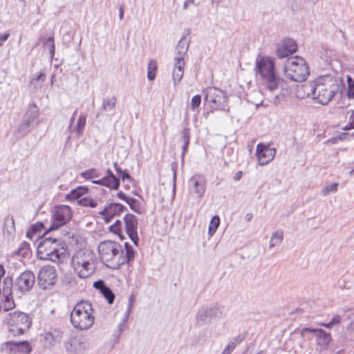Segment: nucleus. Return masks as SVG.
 <instances>
[{"label":"nucleus","mask_w":354,"mask_h":354,"mask_svg":"<svg viewBox=\"0 0 354 354\" xmlns=\"http://www.w3.org/2000/svg\"><path fill=\"white\" fill-rule=\"evenodd\" d=\"M48 232L47 230L44 234V239L37 245V257L41 260L59 263L66 257V250L61 246V239L47 236Z\"/></svg>","instance_id":"2"},{"label":"nucleus","mask_w":354,"mask_h":354,"mask_svg":"<svg viewBox=\"0 0 354 354\" xmlns=\"http://www.w3.org/2000/svg\"><path fill=\"white\" fill-rule=\"evenodd\" d=\"M98 252L106 267L113 270L120 268L122 245L120 243L111 240L104 241L100 243Z\"/></svg>","instance_id":"4"},{"label":"nucleus","mask_w":354,"mask_h":354,"mask_svg":"<svg viewBox=\"0 0 354 354\" xmlns=\"http://www.w3.org/2000/svg\"><path fill=\"white\" fill-rule=\"evenodd\" d=\"M109 230L113 233L118 234L121 239H124V236L121 234V232H122V221H120V220L115 221V223L109 227Z\"/></svg>","instance_id":"40"},{"label":"nucleus","mask_w":354,"mask_h":354,"mask_svg":"<svg viewBox=\"0 0 354 354\" xmlns=\"http://www.w3.org/2000/svg\"><path fill=\"white\" fill-rule=\"evenodd\" d=\"M206 339H207V338H206V336L205 335H201L196 339L194 344L196 346H197V345H202V344H203L205 343Z\"/></svg>","instance_id":"53"},{"label":"nucleus","mask_w":354,"mask_h":354,"mask_svg":"<svg viewBox=\"0 0 354 354\" xmlns=\"http://www.w3.org/2000/svg\"><path fill=\"white\" fill-rule=\"evenodd\" d=\"M38 286L43 290H47L57 282V271L54 266H44L37 274Z\"/></svg>","instance_id":"11"},{"label":"nucleus","mask_w":354,"mask_h":354,"mask_svg":"<svg viewBox=\"0 0 354 354\" xmlns=\"http://www.w3.org/2000/svg\"><path fill=\"white\" fill-rule=\"evenodd\" d=\"M39 116V108L35 103L30 104L28 109L25 113L23 118L37 124V120Z\"/></svg>","instance_id":"27"},{"label":"nucleus","mask_w":354,"mask_h":354,"mask_svg":"<svg viewBox=\"0 0 354 354\" xmlns=\"http://www.w3.org/2000/svg\"><path fill=\"white\" fill-rule=\"evenodd\" d=\"M124 10L123 6H120V9H119V18L120 20H122L124 17Z\"/></svg>","instance_id":"63"},{"label":"nucleus","mask_w":354,"mask_h":354,"mask_svg":"<svg viewBox=\"0 0 354 354\" xmlns=\"http://www.w3.org/2000/svg\"><path fill=\"white\" fill-rule=\"evenodd\" d=\"M283 72L288 79L297 82L305 81L310 73L306 62L299 56L286 60Z\"/></svg>","instance_id":"7"},{"label":"nucleus","mask_w":354,"mask_h":354,"mask_svg":"<svg viewBox=\"0 0 354 354\" xmlns=\"http://www.w3.org/2000/svg\"><path fill=\"white\" fill-rule=\"evenodd\" d=\"M147 77L149 80L155 79V61L151 60L148 65Z\"/></svg>","instance_id":"48"},{"label":"nucleus","mask_w":354,"mask_h":354,"mask_svg":"<svg viewBox=\"0 0 354 354\" xmlns=\"http://www.w3.org/2000/svg\"><path fill=\"white\" fill-rule=\"evenodd\" d=\"M127 203L129 205L130 208L133 211H134V212H136V213H138V214H141L142 213V208H141V206H140V203L136 199L131 198L130 199L128 200Z\"/></svg>","instance_id":"43"},{"label":"nucleus","mask_w":354,"mask_h":354,"mask_svg":"<svg viewBox=\"0 0 354 354\" xmlns=\"http://www.w3.org/2000/svg\"><path fill=\"white\" fill-rule=\"evenodd\" d=\"M204 100L211 109L214 110H224L227 104V97L225 93L214 86H209L203 91Z\"/></svg>","instance_id":"9"},{"label":"nucleus","mask_w":354,"mask_h":354,"mask_svg":"<svg viewBox=\"0 0 354 354\" xmlns=\"http://www.w3.org/2000/svg\"><path fill=\"white\" fill-rule=\"evenodd\" d=\"M127 209V207L120 203H113L105 207L99 213L100 214H109L111 216L120 215V213Z\"/></svg>","instance_id":"23"},{"label":"nucleus","mask_w":354,"mask_h":354,"mask_svg":"<svg viewBox=\"0 0 354 354\" xmlns=\"http://www.w3.org/2000/svg\"><path fill=\"white\" fill-rule=\"evenodd\" d=\"M78 204L84 207H95L97 202L92 198L83 197L78 201Z\"/></svg>","instance_id":"39"},{"label":"nucleus","mask_w":354,"mask_h":354,"mask_svg":"<svg viewBox=\"0 0 354 354\" xmlns=\"http://www.w3.org/2000/svg\"><path fill=\"white\" fill-rule=\"evenodd\" d=\"M92 183L94 184L103 185L111 189V184L108 182V180L104 177L99 180H92Z\"/></svg>","instance_id":"51"},{"label":"nucleus","mask_w":354,"mask_h":354,"mask_svg":"<svg viewBox=\"0 0 354 354\" xmlns=\"http://www.w3.org/2000/svg\"><path fill=\"white\" fill-rule=\"evenodd\" d=\"M181 139L183 142V154L184 155L185 151L188 149L189 144V129L185 128L181 132Z\"/></svg>","instance_id":"37"},{"label":"nucleus","mask_w":354,"mask_h":354,"mask_svg":"<svg viewBox=\"0 0 354 354\" xmlns=\"http://www.w3.org/2000/svg\"><path fill=\"white\" fill-rule=\"evenodd\" d=\"M256 69L268 89L274 91L278 88L281 79L275 73V64L272 58L265 56L261 57L256 62Z\"/></svg>","instance_id":"6"},{"label":"nucleus","mask_w":354,"mask_h":354,"mask_svg":"<svg viewBox=\"0 0 354 354\" xmlns=\"http://www.w3.org/2000/svg\"><path fill=\"white\" fill-rule=\"evenodd\" d=\"M35 283V276L33 272L26 270L22 272L16 279L15 290L18 293H26L29 292Z\"/></svg>","instance_id":"12"},{"label":"nucleus","mask_w":354,"mask_h":354,"mask_svg":"<svg viewBox=\"0 0 354 354\" xmlns=\"http://www.w3.org/2000/svg\"><path fill=\"white\" fill-rule=\"evenodd\" d=\"M341 319H342V317L340 315H335L333 316V317L332 318V319L330 320L331 323L333 324V325H336V324H338L340 323L341 322Z\"/></svg>","instance_id":"56"},{"label":"nucleus","mask_w":354,"mask_h":354,"mask_svg":"<svg viewBox=\"0 0 354 354\" xmlns=\"http://www.w3.org/2000/svg\"><path fill=\"white\" fill-rule=\"evenodd\" d=\"M93 309L88 301L78 302L71 313V322L73 327L80 330H87L94 323Z\"/></svg>","instance_id":"5"},{"label":"nucleus","mask_w":354,"mask_h":354,"mask_svg":"<svg viewBox=\"0 0 354 354\" xmlns=\"http://www.w3.org/2000/svg\"><path fill=\"white\" fill-rule=\"evenodd\" d=\"M120 176L122 181H125V180H127L129 182L133 181L132 177L129 174V173L127 171H124Z\"/></svg>","instance_id":"52"},{"label":"nucleus","mask_w":354,"mask_h":354,"mask_svg":"<svg viewBox=\"0 0 354 354\" xmlns=\"http://www.w3.org/2000/svg\"><path fill=\"white\" fill-rule=\"evenodd\" d=\"M296 41L290 38H285L277 46L276 54L279 58H284L292 55L297 51Z\"/></svg>","instance_id":"15"},{"label":"nucleus","mask_w":354,"mask_h":354,"mask_svg":"<svg viewBox=\"0 0 354 354\" xmlns=\"http://www.w3.org/2000/svg\"><path fill=\"white\" fill-rule=\"evenodd\" d=\"M302 86L308 96L322 105L328 104L340 89L339 80L330 75L319 76Z\"/></svg>","instance_id":"1"},{"label":"nucleus","mask_w":354,"mask_h":354,"mask_svg":"<svg viewBox=\"0 0 354 354\" xmlns=\"http://www.w3.org/2000/svg\"><path fill=\"white\" fill-rule=\"evenodd\" d=\"M283 240V232L282 230H277L274 232L270 238V248L279 245L281 243Z\"/></svg>","instance_id":"32"},{"label":"nucleus","mask_w":354,"mask_h":354,"mask_svg":"<svg viewBox=\"0 0 354 354\" xmlns=\"http://www.w3.org/2000/svg\"><path fill=\"white\" fill-rule=\"evenodd\" d=\"M185 62L174 61V68L173 69V81L176 86L178 84L184 75Z\"/></svg>","instance_id":"25"},{"label":"nucleus","mask_w":354,"mask_h":354,"mask_svg":"<svg viewBox=\"0 0 354 354\" xmlns=\"http://www.w3.org/2000/svg\"><path fill=\"white\" fill-rule=\"evenodd\" d=\"M223 315V312L217 306L203 308L196 314V324L203 326L208 319L221 318Z\"/></svg>","instance_id":"13"},{"label":"nucleus","mask_w":354,"mask_h":354,"mask_svg":"<svg viewBox=\"0 0 354 354\" xmlns=\"http://www.w3.org/2000/svg\"><path fill=\"white\" fill-rule=\"evenodd\" d=\"M100 293L107 300L109 304H112L114 302L115 296L109 287L106 286V288Z\"/></svg>","instance_id":"42"},{"label":"nucleus","mask_w":354,"mask_h":354,"mask_svg":"<svg viewBox=\"0 0 354 354\" xmlns=\"http://www.w3.org/2000/svg\"><path fill=\"white\" fill-rule=\"evenodd\" d=\"M106 286H107L102 280H98L93 283V287L95 289L99 290L100 292H102L106 288Z\"/></svg>","instance_id":"50"},{"label":"nucleus","mask_w":354,"mask_h":354,"mask_svg":"<svg viewBox=\"0 0 354 354\" xmlns=\"http://www.w3.org/2000/svg\"><path fill=\"white\" fill-rule=\"evenodd\" d=\"M6 322L9 326V330L14 335H19L28 330L32 324L31 318L25 313L15 311L8 315Z\"/></svg>","instance_id":"8"},{"label":"nucleus","mask_w":354,"mask_h":354,"mask_svg":"<svg viewBox=\"0 0 354 354\" xmlns=\"http://www.w3.org/2000/svg\"><path fill=\"white\" fill-rule=\"evenodd\" d=\"M77 114V110H75L74 111V113H73L72 117H71V118L70 120V125H69V129H71L72 125H73V122L75 121V117H76Z\"/></svg>","instance_id":"61"},{"label":"nucleus","mask_w":354,"mask_h":354,"mask_svg":"<svg viewBox=\"0 0 354 354\" xmlns=\"http://www.w3.org/2000/svg\"><path fill=\"white\" fill-rule=\"evenodd\" d=\"M31 129L32 128H30L28 125L24 123L23 122H21L18 126L17 130L15 132V136L17 138L20 139L30 133Z\"/></svg>","instance_id":"34"},{"label":"nucleus","mask_w":354,"mask_h":354,"mask_svg":"<svg viewBox=\"0 0 354 354\" xmlns=\"http://www.w3.org/2000/svg\"><path fill=\"white\" fill-rule=\"evenodd\" d=\"M14 293L18 295L17 290H15V285H13L12 279L10 277H7L3 279L2 294L3 296H10Z\"/></svg>","instance_id":"28"},{"label":"nucleus","mask_w":354,"mask_h":354,"mask_svg":"<svg viewBox=\"0 0 354 354\" xmlns=\"http://www.w3.org/2000/svg\"><path fill=\"white\" fill-rule=\"evenodd\" d=\"M10 37L9 33H4L0 35V47L3 46L4 41H6Z\"/></svg>","instance_id":"57"},{"label":"nucleus","mask_w":354,"mask_h":354,"mask_svg":"<svg viewBox=\"0 0 354 354\" xmlns=\"http://www.w3.org/2000/svg\"><path fill=\"white\" fill-rule=\"evenodd\" d=\"M73 213L71 207L62 205L55 207L53 214V223L48 231H52L66 225L72 218Z\"/></svg>","instance_id":"10"},{"label":"nucleus","mask_w":354,"mask_h":354,"mask_svg":"<svg viewBox=\"0 0 354 354\" xmlns=\"http://www.w3.org/2000/svg\"><path fill=\"white\" fill-rule=\"evenodd\" d=\"M5 348L13 354H30L32 347L27 341H9L4 344Z\"/></svg>","instance_id":"17"},{"label":"nucleus","mask_w":354,"mask_h":354,"mask_svg":"<svg viewBox=\"0 0 354 354\" xmlns=\"http://www.w3.org/2000/svg\"><path fill=\"white\" fill-rule=\"evenodd\" d=\"M201 102V96L200 95H194L191 102V108L192 110H195L196 108H198Z\"/></svg>","instance_id":"49"},{"label":"nucleus","mask_w":354,"mask_h":354,"mask_svg":"<svg viewBox=\"0 0 354 354\" xmlns=\"http://www.w3.org/2000/svg\"><path fill=\"white\" fill-rule=\"evenodd\" d=\"M348 330L351 332H354V319L348 326Z\"/></svg>","instance_id":"64"},{"label":"nucleus","mask_w":354,"mask_h":354,"mask_svg":"<svg viewBox=\"0 0 354 354\" xmlns=\"http://www.w3.org/2000/svg\"><path fill=\"white\" fill-rule=\"evenodd\" d=\"M111 184V189H118L120 187V178H117L110 169H107L106 176H104Z\"/></svg>","instance_id":"33"},{"label":"nucleus","mask_w":354,"mask_h":354,"mask_svg":"<svg viewBox=\"0 0 354 354\" xmlns=\"http://www.w3.org/2000/svg\"><path fill=\"white\" fill-rule=\"evenodd\" d=\"M44 46L45 48H48L51 57H53L55 55V46L54 44V38L53 37H49L48 39L44 41Z\"/></svg>","instance_id":"45"},{"label":"nucleus","mask_w":354,"mask_h":354,"mask_svg":"<svg viewBox=\"0 0 354 354\" xmlns=\"http://www.w3.org/2000/svg\"><path fill=\"white\" fill-rule=\"evenodd\" d=\"M30 253V248L29 243L26 241H23L19 246L17 250L15 252V254L18 256H21L22 257H26L29 255Z\"/></svg>","instance_id":"35"},{"label":"nucleus","mask_w":354,"mask_h":354,"mask_svg":"<svg viewBox=\"0 0 354 354\" xmlns=\"http://www.w3.org/2000/svg\"><path fill=\"white\" fill-rule=\"evenodd\" d=\"M104 216V219L105 223H110L112 218L114 217L113 216L109 215V214H101Z\"/></svg>","instance_id":"60"},{"label":"nucleus","mask_w":354,"mask_h":354,"mask_svg":"<svg viewBox=\"0 0 354 354\" xmlns=\"http://www.w3.org/2000/svg\"><path fill=\"white\" fill-rule=\"evenodd\" d=\"M72 266L80 278H88L96 270L97 259L95 254L88 249L77 251L72 258Z\"/></svg>","instance_id":"3"},{"label":"nucleus","mask_w":354,"mask_h":354,"mask_svg":"<svg viewBox=\"0 0 354 354\" xmlns=\"http://www.w3.org/2000/svg\"><path fill=\"white\" fill-rule=\"evenodd\" d=\"M125 248V255L124 254V250L122 248V254H121V266L124 263L130 264L131 261H133L135 257V251L133 249L131 245L129 243L126 242L124 243Z\"/></svg>","instance_id":"26"},{"label":"nucleus","mask_w":354,"mask_h":354,"mask_svg":"<svg viewBox=\"0 0 354 354\" xmlns=\"http://www.w3.org/2000/svg\"><path fill=\"white\" fill-rule=\"evenodd\" d=\"M86 116L85 115H80L78 118L76 127V131L78 136H80L82 133L86 125Z\"/></svg>","instance_id":"41"},{"label":"nucleus","mask_w":354,"mask_h":354,"mask_svg":"<svg viewBox=\"0 0 354 354\" xmlns=\"http://www.w3.org/2000/svg\"><path fill=\"white\" fill-rule=\"evenodd\" d=\"M126 232L133 243L138 245L139 238L137 233L138 221L136 216L127 214L124 217Z\"/></svg>","instance_id":"14"},{"label":"nucleus","mask_w":354,"mask_h":354,"mask_svg":"<svg viewBox=\"0 0 354 354\" xmlns=\"http://www.w3.org/2000/svg\"><path fill=\"white\" fill-rule=\"evenodd\" d=\"M88 189L85 187L80 186L76 189H73L68 194L66 195L67 200H78L82 198L81 196L87 193Z\"/></svg>","instance_id":"31"},{"label":"nucleus","mask_w":354,"mask_h":354,"mask_svg":"<svg viewBox=\"0 0 354 354\" xmlns=\"http://www.w3.org/2000/svg\"><path fill=\"white\" fill-rule=\"evenodd\" d=\"M117 196L120 198V199L124 201L126 203H127L128 200L131 198L127 196L122 192H119L117 194Z\"/></svg>","instance_id":"59"},{"label":"nucleus","mask_w":354,"mask_h":354,"mask_svg":"<svg viewBox=\"0 0 354 354\" xmlns=\"http://www.w3.org/2000/svg\"><path fill=\"white\" fill-rule=\"evenodd\" d=\"M4 301L3 303V309L5 311H8L15 308V304L13 300V296H3Z\"/></svg>","instance_id":"44"},{"label":"nucleus","mask_w":354,"mask_h":354,"mask_svg":"<svg viewBox=\"0 0 354 354\" xmlns=\"http://www.w3.org/2000/svg\"><path fill=\"white\" fill-rule=\"evenodd\" d=\"M46 79V74L44 73L40 72V73L35 77H33L31 80V83H33L35 81H41L44 82Z\"/></svg>","instance_id":"54"},{"label":"nucleus","mask_w":354,"mask_h":354,"mask_svg":"<svg viewBox=\"0 0 354 354\" xmlns=\"http://www.w3.org/2000/svg\"><path fill=\"white\" fill-rule=\"evenodd\" d=\"M349 125L350 128H354V111H351V115L349 116Z\"/></svg>","instance_id":"58"},{"label":"nucleus","mask_w":354,"mask_h":354,"mask_svg":"<svg viewBox=\"0 0 354 354\" xmlns=\"http://www.w3.org/2000/svg\"><path fill=\"white\" fill-rule=\"evenodd\" d=\"M195 0H185L183 3V9L186 10L189 3H194Z\"/></svg>","instance_id":"62"},{"label":"nucleus","mask_w":354,"mask_h":354,"mask_svg":"<svg viewBox=\"0 0 354 354\" xmlns=\"http://www.w3.org/2000/svg\"><path fill=\"white\" fill-rule=\"evenodd\" d=\"M256 154L261 165H265L274 157L275 149L259 143L257 146Z\"/></svg>","instance_id":"18"},{"label":"nucleus","mask_w":354,"mask_h":354,"mask_svg":"<svg viewBox=\"0 0 354 354\" xmlns=\"http://www.w3.org/2000/svg\"><path fill=\"white\" fill-rule=\"evenodd\" d=\"M338 183H333L330 185L326 186L321 190V193L323 196H326L330 192H336L337 191Z\"/></svg>","instance_id":"47"},{"label":"nucleus","mask_w":354,"mask_h":354,"mask_svg":"<svg viewBox=\"0 0 354 354\" xmlns=\"http://www.w3.org/2000/svg\"><path fill=\"white\" fill-rule=\"evenodd\" d=\"M189 183L193 186L194 192L201 198L205 192V180L200 176H194L190 178Z\"/></svg>","instance_id":"22"},{"label":"nucleus","mask_w":354,"mask_h":354,"mask_svg":"<svg viewBox=\"0 0 354 354\" xmlns=\"http://www.w3.org/2000/svg\"><path fill=\"white\" fill-rule=\"evenodd\" d=\"M241 339L235 338L233 341L230 342L225 348L223 350L221 354H230L234 348L241 342Z\"/></svg>","instance_id":"46"},{"label":"nucleus","mask_w":354,"mask_h":354,"mask_svg":"<svg viewBox=\"0 0 354 354\" xmlns=\"http://www.w3.org/2000/svg\"><path fill=\"white\" fill-rule=\"evenodd\" d=\"M307 332L314 333L317 339V344L321 346L328 345L331 339L330 334L322 329L304 328L301 330V335H304Z\"/></svg>","instance_id":"19"},{"label":"nucleus","mask_w":354,"mask_h":354,"mask_svg":"<svg viewBox=\"0 0 354 354\" xmlns=\"http://www.w3.org/2000/svg\"><path fill=\"white\" fill-rule=\"evenodd\" d=\"M64 348L68 352L79 354L86 349V344L79 339L71 338L65 342Z\"/></svg>","instance_id":"21"},{"label":"nucleus","mask_w":354,"mask_h":354,"mask_svg":"<svg viewBox=\"0 0 354 354\" xmlns=\"http://www.w3.org/2000/svg\"><path fill=\"white\" fill-rule=\"evenodd\" d=\"M15 224L12 215L6 216L3 225V234L5 239L10 241L15 235Z\"/></svg>","instance_id":"20"},{"label":"nucleus","mask_w":354,"mask_h":354,"mask_svg":"<svg viewBox=\"0 0 354 354\" xmlns=\"http://www.w3.org/2000/svg\"><path fill=\"white\" fill-rule=\"evenodd\" d=\"M62 335L63 333L59 329L52 328L48 332L45 333L44 339L50 346H53L62 339Z\"/></svg>","instance_id":"24"},{"label":"nucleus","mask_w":354,"mask_h":354,"mask_svg":"<svg viewBox=\"0 0 354 354\" xmlns=\"http://www.w3.org/2000/svg\"><path fill=\"white\" fill-rule=\"evenodd\" d=\"M190 34L189 29H185L184 30V35L183 37L179 40L177 46L175 48V57L174 61L185 62L184 57L186 55L189 46V39H187V36Z\"/></svg>","instance_id":"16"},{"label":"nucleus","mask_w":354,"mask_h":354,"mask_svg":"<svg viewBox=\"0 0 354 354\" xmlns=\"http://www.w3.org/2000/svg\"><path fill=\"white\" fill-rule=\"evenodd\" d=\"M44 228V225L41 222H37L30 226L26 232V236L30 239H33L35 237L37 239L41 237V232Z\"/></svg>","instance_id":"29"},{"label":"nucleus","mask_w":354,"mask_h":354,"mask_svg":"<svg viewBox=\"0 0 354 354\" xmlns=\"http://www.w3.org/2000/svg\"><path fill=\"white\" fill-rule=\"evenodd\" d=\"M220 224V218L218 215H215L212 217L208 229V233L210 236H212L216 231Z\"/></svg>","instance_id":"38"},{"label":"nucleus","mask_w":354,"mask_h":354,"mask_svg":"<svg viewBox=\"0 0 354 354\" xmlns=\"http://www.w3.org/2000/svg\"><path fill=\"white\" fill-rule=\"evenodd\" d=\"M348 97L349 98H354V84L351 85H348Z\"/></svg>","instance_id":"55"},{"label":"nucleus","mask_w":354,"mask_h":354,"mask_svg":"<svg viewBox=\"0 0 354 354\" xmlns=\"http://www.w3.org/2000/svg\"><path fill=\"white\" fill-rule=\"evenodd\" d=\"M117 98L115 96L106 97L103 99L100 111L102 112L111 111L114 110L116 105Z\"/></svg>","instance_id":"30"},{"label":"nucleus","mask_w":354,"mask_h":354,"mask_svg":"<svg viewBox=\"0 0 354 354\" xmlns=\"http://www.w3.org/2000/svg\"><path fill=\"white\" fill-rule=\"evenodd\" d=\"M81 176L86 180H91L100 176V174L95 168H91L81 173Z\"/></svg>","instance_id":"36"}]
</instances>
